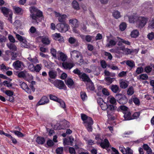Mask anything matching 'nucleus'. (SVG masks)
Segmentation results:
<instances>
[{
  "instance_id": "obj_13",
  "label": "nucleus",
  "mask_w": 154,
  "mask_h": 154,
  "mask_svg": "<svg viewBox=\"0 0 154 154\" xmlns=\"http://www.w3.org/2000/svg\"><path fill=\"white\" fill-rule=\"evenodd\" d=\"M54 86L59 89H61L64 88L65 85L62 81L56 80V82L54 83Z\"/></svg>"
},
{
  "instance_id": "obj_60",
  "label": "nucleus",
  "mask_w": 154,
  "mask_h": 154,
  "mask_svg": "<svg viewBox=\"0 0 154 154\" xmlns=\"http://www.w3.org/2000/svg\"><path fill=\"white\" fill-rule=\"evenodd\" d=\"M140 112H135L132 116V119H136L138 118L140 115Z\"/></svg>"
},
{
  "instance_id": "obj_29",
  "label": "nucleus",
  "mask_w": 154,
  "mask_h": 154,
  "mask_svg": "<svg viewBox=\"0 0 154 154\" xmlns=\"http://www.w3.org/2000/svg\"><path fill=\"white\" fill-rule=\"evenodd\" d=\"M107 102L112 104H115L116 102L115 98L112 96H109L107 98Z\"/></svg>"
},
{
  "instance_id": "obj_53",
  "label": "nucleus",
  "mask_w": 154,
  "mask_h": 154,
  "mask_svg": "<svg viewBox=\"0 0 154 154\" xmlns=\"http://www.w3.org/2000/svg\"><path fill=\"white\" fill-rule=\"evenodd\" d=\"M36 31V28L33 26H32L29 30V32L30 35L35 33Z\"/></svg>"
},
{
  "instance_id": "obj_10",
  "label": "nucleus",
  "mask_w": 154,
  "mask_h": 154,
  "mask_svg": "<svg viewBox=\"0 0 154 154\" xmlns=\"http://www.w3.org/2000/svg\"><path fill=\"white\" fill-rule=\"evenodd\" d=\"M54 14L56 17H58V20L60 22H64L67 17V16L66 14H62L56 12H54Z\"/></svg>"
},
{
  "instance_id": "obj_11",
  "label": "nucleus",
  "mask_w": 154,
  "mask_h": 154,
  "mask_svg": "<svg viewBox=\"0 0 154 154\" xmlns=\"http://www.w3.org/2000/svg\"><path fill=\"white\" fill-rule=\"evenodd\" d=\"M116 107L114 106L108 104L107 107V109H106L107 112V114L109 118L112 115L113 112L116 109Z\"/></svg>"
},
{
  "instance_id": "obj_31",
  "label": "nucleus",
  "mask_w": 154,
  "mask_h": 154,
  "mask_svg": "<svg viewBox=\"0 0 154 154\" xmlns=\"http://www.w3.org/2000/svg\"><path fill=\"white\" fill-rule=\"evenodd\" d=\"M117 38H118L117 41L119 42V43L118 44V45H120L121 44V42H122L124 43L125 44L128 45H130V43L129 41L125 40L123 39H122L119 37H117Z\"/></svg>"
},
{
  "instance_id": "obj_28",
  "label": "nucleus",
  "mask_w": 154,
  "mask_h": 154,
  "mask_svg": "<svg viewBox=\"0 0 154 154\" xmlns=\"http://www.w3.org/2000/svg\"><path fill=\"white\" fill-rule=\"evenodd\" d=\"M148 76L146 74H142L137 77V79L140 81L146 80L148 79Z\"/></svg>"
},
{
  "instance_id": "obj_49",
  "label": "nucleus",
  "mask_w": 154,
  "mask_h": 154,
  "mask_svg": "<svg viewBox=\"0 0 154 154\" xmlns=\"http://www.w3.org/2000/svg\"><path fill=\"white\" fill-rule=\"evenodd\" d=\"M113 17L116 19H118L120 17V12L118 11H115L113 13Z\"/></svg>"
},
{
  "instance_id": "obj_57",
  "label": "nucleus",
  "mask_w": 154,
  "mask_h": 154,
  "mask_svg": "<svg viewBox=\"0 0 154 154\" xmlns=\"http://www.w3.org/2000/svg\"><path fill=\"white\" fill-rule=\"evenodd\" d=\"M3 84L8 88L11 87L12 86V84L8 81H5L3 82Z\"/></svg>"
},
{
  "instance_id": "obj_63",
  "label": "nucleus",
  "mask_w": 154,
  "mask_h": 154,
  "mask_svg": "<svg viewBox=\"0 0 154 154\" xmlns=\"http://www.w3.org/2000/svg\"><path fill=\"white\" fill-rule=\"evenodd\" d=\"M127 71H122L118 74V76L120 77H122L125 76L127 73Z\"/></svg>"
},
{
  "instance_id": "obj_7",
  "label": "nucleus",
  "mask_w": 154,
  "mask_h": 154,
  "mask_svg": "<svg viewBox=\"0 0 154 154\" xmlns=\"http://www.w3.org/2000/svg\"><path fill=\"white\" fill-rule=\"evenodd\" d=\"M116 98L118 102L120 104H125L128 101V100L126 96L123 94H119L117 95Z\"/></svg>"
},
{
  "instance_id": "obj_43",
  "label": "nucleus",
  "mask_w": 154,
  "mask_h": 154,
  "mask_svg": "<svg viewBox=\"0 0 154 154\" xmlns=\"http://www.w3.org/2000/svg\"><path fill=\"white\" fill-rule=\"evenodd\" d=\"M42 67L41 64H38L35 66L34 72H39L41 70Z\"/></svg>"
},
{
  "instance_id": "obj_21",
  "label": "nucleus",
  "mask_w": 154,
  "mask_h": 154,
  "mask_svg": "<svg viewBox=\"0 0 154 154\" xmlns=\"http://www.w3.org/2000/svg\"><path fill=\"white\" fill-rule=\"evenodd\" d=\"M124 120H132V116H131V112L128 111H127L124 112Z\"/></svg>"
},
{
  "instance_id": "obj_55",
  "label": "nucleus",
  "mask_w": 154,
  "mask_h": 154,
  "mask_svg": "<svg viewBox=\"0 0 154 154\" xmlns=\"http://www.w3.org/2000/svg\"><path fill=\"white\" fill-rule=\"evenodd\" d=\"M147 37L149 40H152L154 39V32H152L147 35Z\"/></svg>"
},
{
  "instance_id": "obj_50",
  "label": "nucleus",
  "mask_w": 154,
  "mask_h": 154,
  "mask_svg": "<svg viewBox=\"0 0 154 154\" xmlns=\"http://www.w3.org/2000/svg\"><path fill=\"white\" fill-rule=\"evenodd\" d=\"M108 104L104 102L103 103H102L100 106L101 109L103 110H105L107 109V107Z\"/></svg>"
},
{
  "instance_id": "obj_47",
  "label": "nucleus",
  "mask_w": 154,
  "mask_h": 154,
  "mask_svg": "<svg viewBox=\"0 0 154 154\" xmlns=\"http://www.w3.org/2000/svg\"><path fill=\"white\" fill-rule=\"evenodd\" d=\"M126 23L124 22L121 23L119 26L120 29L122 31H124L126 29Z\"/></svg>"
},
{
  "instance_id": "obj_1",
  "label": "nucleus",
  "mask_w": 154,
  "mask_h": 154,
  "mask_svg": "<svg viewBox=\"0 0 154 154\" xmlns=\"http://www.w3.org/2000/svg\"><path fill=\"white\" fill-rule=\"evenodd\" d=\"M81 117L88 131L89 132L92 131V128L91 126L93 124L92 119L84 114H81Z\"/></svg>"
},
{
  "instance_id": "obj_6",
  "label": "nucleus",
  "mask_w": 154,
  "mask_h": 154,
  "mask_svg": "<svg viewBox=\"0 0 154 154\" xmlns=\"http://www.w3.org/2000/svg\"><path fill=\"white\" fill-rule=\"evenodd\" d=\"M69 28V25L65 23H59L56 25V29L60 32H65L68 30Z\"/></svg>"
},
{
  "instance_id": "obj_32",
  "label": "nucleus",
  "mask_w": 154,
  "mask_h": 154,
  "mask_svg": "<svg viewBox=\"0 0 154 154\" xmlns=\"http://www.w3.org/2000/svg\"><path fill=\"white\" fill-rule=\"evenodd\" d=\"M45 141V140L44 137H38L36 140V142L38 144H42Z\"/></svg>"
},
{
  "instance_id": "obj_41",
  "label": "nucleus",
  "mask_w": 154,
  "mask_h": 154,
  "mask_svg": "<svg viewBox=\"0 0 154 154\" xmlns=\"http://www.w3.org/2000/svg\"><path fill=\"white\" fill-rule=\"evenodd\" d=\"M104 73L105 75L107 76H109L111 77H115L116 75V74L114 73L110 72L109 71L105 70L104 72Z\"/></svg>"
},
{
  "instance_id": "obj_62",
  "label": "nucleus",
  "mask_w": 154,
  "mask_h": 154,
  "mask_svg": "<svg viewBox=\"0 0 154 154\" xmlns=\"http://www.w3.org/2000/svg\"><path fill=\"white\" fill-rule=\"evenodd\" d=\"M102 92L103 94L105 95L108 96L109 94L108 90L105 88H103L102 89Z\"/></svg>"
},
{
  "instance_id": "obj_33",
  "label": "nucleus",
  "mask_w": 154,
  "mask_h": 154,
  "mask_svg": "<svg viewBox=\"0 0 154 154\" xmlns=\"http://www.w3.org/2000/svg\"><path fill=\"white\" fill-rule=\"evenodd\" d=\"M30 57H29L27 58V59L31 62L33 63L36 64L39 63V60L37 59L36 57L32 58L30 57V55H29Z\"/></svg>"
},
{
  "instance_id": "obj_15",
  "label": "nucleus",
  "mask_w": 154,
  "mask_h": 154,
  "mask_svg": "<svg viewBox=\"0 0 154 154\" xmlns=\"http://www.w3.org/2000/svg\"><path fill=\"white\" fill-rule=\"evenodd\" d=\"M20 85L21 88L25 90V91L28 93H29L31 92L30 89L28 86L25 83L20 82Z\"/></svg>"
},
{
  "instance_id": "obj_42",
  "label": "nucleus",
  "mask_w": 154,
  "mask_h": 154,
  "mask_svg": "<svg viewBox=\"0 0 154 154\" xmlns=\"http://www.w3.org/2000/svg\"><path fill=\"white\" fill-rule=\"evenodd\" d=\"M14 133L15 135H17L19 137H23L25 136V135L18 131H11Z\"/></svg>"
},
{
  "instance_id": "obj_23",
  "label": "nucleus",
  "mask_w": 154,
  "mask_h": 154,
  "mask_svg": "<svg viewBox=\"0 0 154 154\" xmlns=\"http://www.w3.org/2000/svg\"><path fill=\"white\" fill-rule=\"evenodd\" d=\"M28 75V73L26 70L19 72L17 74V76L20 78H26Z\"/></svg>"
},
{
  "instance_id": "obj_54",
  "label": "nucleus",
  "mask_w": 154,
  "mask_h": 154,
  "mask_svg": "<svg viewBox=\"0 0 154 154\" xmlns=\"http://www.w3.org/2000/svg\"><path fill=\"white\" fill-rule=\"evenodd\" d=\"M51 52L53 57L55 58H57V51L55 49L52 48L51 50Z\"/></svg>"
},
{
  "instance_id": "obj_59",
  "label": "nucleus",
  "mask_w": 154,
  "mask_h": 154,
  "mask_svg": "<svg viewBox=\"0 0 154 154\" xmlns=\"http://www.w3.org/2000/svg\"><path fill=\"white\" fill-rule=\"evenodd\" d=\"M81 97L83 100H85L87 98V96L85 92H81Z\"/></svg>"
},
{
  "instance_id": "obj_3",
  "label": "nucleus",
  "mask_w": 154,
  "mask_h": 154,
  "mask_svg": "<svg viewBox=\"0 0 154 154\" xmlns=\"http://www.w3.org/2000/svg\"><path fill=\"white\" fill-rule=\"evenodd\" d=\"M148 20L147 17L144 16L138 17L137 20L136 25L139 28H142L146 24Z\"/></svg>"
},
{
  "instance_id": "obj_46",
  "label": "nucleus",
  "mask_w": 154,
  "mask_h": 154,
  "mask_svg": "<svg viewBox=\"0 0 154 154\" xmlns=\"http://www.w3.org/2000/svg\"><path fill=\"white\" fill-rule=\"evenodd\" d=\"M7 45L9 48L12 51H15L16 50V47L13 44H8Z\"/></svg>"
},
{
  "instance_id": "obj_18",
  "label": "nucleus",
  "mask_w": 154,
  "mask_h": 154,
  "mask_svg": "<svg viewBox=\"0 0 154 154\" xmlns=\"http://www.w3.org/2000/svg\"><path fill=\"white\" fill-rule=\"evenodd\" d=\"M52 37L54 39L56 40H58L60 42L63 41V37L60 35L59 33H55L52 35Z\"/></svg>"
},
{
  "instance_id": "obj_8",
  "label": "nucleus",
  "mask_w": 154,
  "mask_h": 154,
  "mask_svg": "<svg viewBox=\"0 0 154 154\" xmlns=\"http://www.w3.org/2000/svg\"><path fill=\"white\" fill-rule=\"evenodd\" d=\"M12 66L14 68L17 70L22 69L25 67L23 63L19 60L14 62L13 63Z\"/></svg>"
},
{
  "instance_id": "obj_24",
  "label": "nucleus",
  "mask_w": 154,
  "mask_h": 154,
  "mask_svg": "<svg viewBox=\"0 0 154 154\" xmlns=\"http://www.w3.org/2000/svg\"><path fill=\"white\" fill-rule=\"evenodd\" d=\"M87 88L88 89L90 90L91 91H93L94 89V87L93 84L91 81L90 80V81L86 83Z\"/></svg>"
},
{
  "instance_id": "obj_26",
  "label": "nucleus",
  "mask_w": 154,
  "mask_h": 154,
  "mask_svg": "<svg viewBox=\"0 0 154 154\" xmlns=\"http://www.w3.org/2000/svg\"><path fill=\"white\" fill-rule=\"evenodd\" d=\"M80 78L82 79V80L86 83L89 81H90V79L89 77L85 73H83L81 74L79 76Z\"/></svg>"
},
{
  "instance_id": "obj_35",
  "label": "nucleus",
  "mask_w": 154,
  "mask_h": 154,
  "mask_svg": "<svg viewBox=\"0 0 154 154\" xmlns=\"http://www.w3.org/2000/svg\"><path fill=\"white\" fill-rule=\"evenodd\" d=\"M112 91L115 93L119 92L120 91L119 87L116 85H112L111 87Z\"/></svg>"
},
{
  "instance_id": "obj_56",
  "label": "nucleus",
  "mask_w": 154,
  "mask_h": 154,
  "mask_svg": "<svg viewBox=\"0 0 154 154\" xmlns=\"http://www.w3.org/2000/svg\"><path fill=\"white\" fill-rule=\"evenodd\" d=\"M9 68L8 67L6 66L3 64L0 65V70L3 71H5L8 70Z\"/></svg>"
},
{
  "instance_id": "obj_5",
  "label": "nucleus",
  "mask_w": 154,
  "mask_h": 154,
  "mask_svg": "<svg viewBox=\"0 0 154 154\" xmlns=\"http://www.w3.org/2000/svg\"><path fill=\"white\" fill-rule=\"evenodd\" d=\"M95 139L97 141L101 140L100 145L103 148H107L109 146L110 144L108 140L106 139H105L104 141H102L100 134H98L96 135Z\"/></svg>"
},
{
  "instance_id": "obj_61",
  "label": "nucleus",
  "mask_w": 154,
  "mask_h": 154,
  "mask_svg": "<svg viewBox=\"0 0 154 154\" xmlns=\"http://www.w3.org/2000/svg\"><path fill=\"white\" fill-rule=\"evenodd\" d=\"M5 93L9 97L13 96L14 94V92L10 90H6L5 91Z\"/></svg>"
},
{
  "instance_id": "obj_44",
  "label": "nucleus",
  "mask_w": 154,
  "mask_h": 154,
  "mask_svg": "<svg viewBox=\"0 0 154 154\" xmlns=\"http://www.w3.org/2000/svg\"><path fill=\"white\" fill-rule=\"evenodd\" d=\"M14 33L15 34L16 38L19 41L22 42H23V41H25V40L26 39L24 37L20 36V35L17 34V33L15 32H14Z\"/></svg>"
},
{
  "instance_id": "obj_4",
  "label": "nucleus",
  "mask_w": 154,
  "mask_h": 154,
  "mask_svg": "<svg viewBox=\"0 0 154 154\" xmlns=\"http://www.w3.org/2000/svg\"><path fill=\"white\" fill-rule=\"evenodd\" d=\"M1 10L4 15L8 18V20L11 23H12L13 13L9 9L5 7L1 8Z\"/></svg>"
},
{
  "instance_id": "obj_34",
  "label": "nucleus",
  "mask_w": 154,
  "mask_h": 154,
  "mask_svg": "<svg viewBox=\"0 0 154 154\" xmlns=\"http://www.w3.org/2000/svg\"><path fill=\"white\" fill-rule=\"evenodd\" d=\"M14 9L15 12L18 14H22L23 13V10L18 7H14Z\"/></svg>"
},
{
  "instance_id": "obj_48",
  "label": "nucleus",
  "mask_w": 154,
  "mask_h": 154,
  "mask_svg": "<svg viewBox=\"0 0 154 154\" xmlns=\"http://www.w3.org/2000/svg\"><path fill=\"white\" fill-rule=\"evenodd\" d=\"M81 36L83 39H84L85 38L86 40L88 42H90L91 41L92 37V36H91L89 35H87L85 36V37L84 35H81Z\"/></svg>"
},
{
  "instance_id": "obj_12",
  "label": "nucleus",
  "mask_w": 154,
  "mask_h": 154,
  "mask_svg": "<svg viewBox=\"0 0 154 154\" xmlns=\"http://www.w3.org/2000/svg\"><path fill=\"white\" fill-rule=\"evenodd\" d=\"M49 102L48 98L45 96H43L36 104L37 106L47 104Z\"/></svg>"
},
{
  "instance_id": "obj_25",
  "label": "nucleus",
  "mask_w": 154,
  "mask_h": 154,
  "mask_svg": "<svg viewBox=\"0 0 154 154\" xmlns=\"http://www.w3.org/2000/svg\"><path fill=\"white\" fill-rule=\"evenodd\" d=\"M70 54L71 56L73 57H76L77 58H79V56L81 57V54L78 51L75 50L71 51L70 52Z\"/></svg>"
},
{
  "instance_id": "obj_38",
  "label": "nucleus",
  "mask_w": 154,
  "mask_h": 154,
  "mask_svg": "<svg viewBox=\"0 0 154 154\" xmlns=\"http://www.w3.org/2000/svg\"><path fill=\"white\" fill-rule=\"evenodd\" d=\"M105 79L106 81V84L109 85L112 83V82L114 81L115 79L110 78L109 77H107L105 78Z\"/></svg>"
},
{
  "instance_id": "obj_14",
  "label": "nucleus",
  "mask_w": 154,
  "mask_h": 154,
  "mask_svg": "<svg viewBox=\"0 0 154 154\" xmlns=\"http://www.w3.org/2000/svg\"><path fill=\"white\" fill-rule=\"evenodd\" d=\"M129 22L130 23H134L135 22L137 23V20L138 17L136 14H133L130 15H128Z\"/></svg>"
},
{
  "instance_id": "obj_51",
  "label": "nucleus",
  "mask_w": 154,
  "mask_h": 154,
  "mask_svg": "<svg viewBox=\"0 0 154 154\" xmlns=\"http://www.w3.org/2000/svg\"><path fill=\"white\" fill-rule=\"evenodd\" d=\"M60 104V107L63 108L64 109L66 107V105L65 102L63 100L60 99L57 102Z\"/></svg>"
},
{
  "instance_id": "obj_64",
  "label": "nucleus",
  "mask_w": 154,
  "mask_h": 154,
  "mask_svg": "<svg viewBox=\"0 0 154 154\" xmlns=\"http://www.w3.org/2000/svg\"><path fill=\"white\" fill-rule=\"evenodd\" d=\"M22 23L19 20H16L14 23V25L17 27H19L21 26Z\"/></svg>"
},
{
  "instance_id": "obj_40",
  "label": "nucleus",
  "mask_w": 154,
  "mask_h": 154,
  "mask_svg": "<svg viewBox=\"0 0 154 154\" xmlns=\"http://www.w3.org/2000/svg\"><path fill=\"white\" fill-rule=\"evenodd\" d=\"M148 27L151 29L154 28V18H152L149 21Z\"/></svg>"
},
{
  "instance_id": "obj_45",
  "label": "nucleus",
  "mask_w": 154,
  "mask_h": 154,
  "mask_svg": "<svg viewBox=\"0 0 154 154\" xmlns=\"http://www.w3.org/2000/svg\"><path fill=\"white\" fill-rule=\"evenodd\" d=\"M134 92L133 88L132 87H131L128 88L127 91V94L128 95L131 96L134 94Z\"/></svg>"
},
{
  "instance_id": "obj_2",
  "label": "nucleus",
  "mask_w": 154,
  "mask_h": 154,
  "mask_svg": "<svg viewBox=\"0 0 154 154\" xmlns=\"http://www.w3.org/2000/svg\"><path fill=\"white\" fill-rule=\"evenodd\" d=\"M29 9L30 12V17L34 20H37V17H40L42 16V12L34 7H30Z\"/></svg>"
},
{
  "instance_id": "obj_37",
  "label": "nucleus",
  "mask_w": 154,
  "mask_h": 154,
  "mask_svg": "<svg viewBox=\"0 0 154 154\" xmlns=\"http://www.w3.org/2000/svg\"><path fill=\"white\" fill-rule=\"evenodd\" d=\"M48 75L50 78L55 79L57 76V72L53 71H50L48 72Z\"/></svg>"
},
{
  "instance_id": "obj_22",
  "label": "nucleus",
  "mask_w": 154,
  "mask_h": 154,
  "mask_svg": "<svg viewBox=\"0 0 154 154\" xmlns=\"http://www.w3.org/2000/svg\"><path fill=\"white\" fill-rule=\"evenodd\" d=\"M120 87L122 88L125 89L127 87L128 85V82L123 79L119 81Z\"/></svg>"
},
{
  "instance_id": "obj_17",
  "label": "nucleus",
  "mask_w": 154,
  "mask_h": 154,
  "mask_svg": "<svg viewBox=\"0 0 154 154\" xmlns=\"http://www.w3.org/2000/svg\"><path fill=\"white\" fill-rule=\"evenodd\" d=\"M37 38L38 39H41L42 43L45 45H47L50 43V40L47 37L40 36Z\"/></svg>"
},
{
  "instance_id": "obj_36",
  "label": "nucleus",
  "mask_w": 154,
  "mask_h": 154,
  "mask_svg": "<svg viewBox=\"0 0 154 154\" xmlns=\"http://www.w3.org/2000/svg\"><path fill=\"white\" fill-rule=\"evenodd\" d=\"M128 108L126 106L124 105H122L119 106L117 109L118 112L123 111L125 112L128 111Z\"/></svg>"
},
{
  "instance_id": "obj_27",
  "label": "nucleus",
  "mask_w": 154,
  "mask_h": 154,
  "mask_svg": "<svg viewBox=\"0 0 154 154\" xmlns=\"http://www.w3.org/2000/svg\"><path fill=\"white\" fill-rule=\"evenodd\" d=\"M65 83L69 87L71 88L73 85L74 82L71 79L68 78L66 80Z\"/></svg>"
},
{
  "instance_id": "obj_52",
  "label": "nucleus",
  "mask_w": 154,
  "mask_h": 154,
  "mask_svg": "<svg viewBox=\"0 0 154 154\" xmlns=\"http://www.w3.org/2000/svg\"><path fill=\"white\" fill-rule=\"evenodd\" d=\"M72 6L75 9L78 10L79 9V6L77 2L75 0L74 1L72 2Z\"/></svg>"
},
{
  "instance_id": "obj_20",
  "label": "nucleus",
  "mask_w": 154,
  "mask_h": 154,
  "mask_svg": "<svg viewBox=\"0 0 154 154\" xmlns=\"http://www.w3.org/2000/svg\"><path fill=\"white\" fill-rule=\"evenodd\" d=\"M63 67L65 69H69L73 67L74 65L72 63L67 62L63 63L62 64Z\"/></svg>"
},
{
  "instance_id": "obj_58",
  "label": "nucleus",
  "mask_w": 154,
  "mask_h": 154,
  "mask_svg": "<svg viewBox=\"0 0 154 154\" xmlns=\"http://www.w3.org/2000/svg\"><path fill=\"white\" fill-rule=\"evenodd\" d=\"M50 98L51 100H54L55 101H56L57 102L58 101V100L60 99L58 98L57 97H56L55 95L52 94L50 95Z\"/></svg>"
},
{
  "instance_id": "obj_9",
  "label": "nucleus",
  "mask_w": 154,
  "mask_h": 154,
  "mask_svg": "<svg viewBox=\"0 0 154 154\" xmlns=\"http://www.w3.org/2000/svg\"><path fill=\"white\" fill-rule=\"evenodd\" d=\"M119 149L123 154H133V151L129 147L125 148L123 146H120Z\"/></svg>"
},
{
  "instance_id": "obj_39",
  "label": "nucleus",
  "mask_w": 154,
  "mask_h": 154,
  "mask_svg": "<svg viewBox=\"0 0 154 154\" xmlns=\"http://www.w3.org/2000/svg\"><path fill=\"white\" fill-rule=\"evenodd\" d=\"M126 63L127 65L131 68H132L135 66L134 63L132 60H127L126 61Z\"/></svg>"
},
{
  "instance_id": "obj_16",
  "label": "nucleus",
  "mask_w": 154,
  "mask_h": 154,
  "mask_svg": "<svg viewBox=\"0 0 154 154\" xmlns=\"http://www.w3.org/2000/svg\"><path fill=\"white\" fill-rule=\"evenodd\" d=\"M57 54L58 60H61L62 61H64L67 59V56L62 52H58Z\"/></svg>"
},
{
  "instance_id": "obj_19",
  "label": "nucleus",
  "mask_w": 154,
  "mask_h": 154,
  "mask_svg": "<svg viewBox=\"0 0 154 154\" xmlns=\"http://www.w3.org/2000/svg\"><path fill=\"white\" fill-rule=\"evenodd\" d=\"M69 23L72 25V26L73 28L77 27L79 24V23L76 19H72L70 20L69 21Z\"/></svg>"
},
{
  "instance_id": "obj_30",
  "label": "nucleus",
  "mask_w": 154,
  "mask_h": 154,
  "mask_svg": "<svg viewBox=\"0 0 154 154\" xmlns=\"http://www.w3.org/2000/svg\"><path fill=\"white\" fill-rule=\"evenodd\" d=\"M130 35L131 37L136 38L139 35V32L137 29L134 30L131 32Z\"/></svg>"
}]
</instances>
